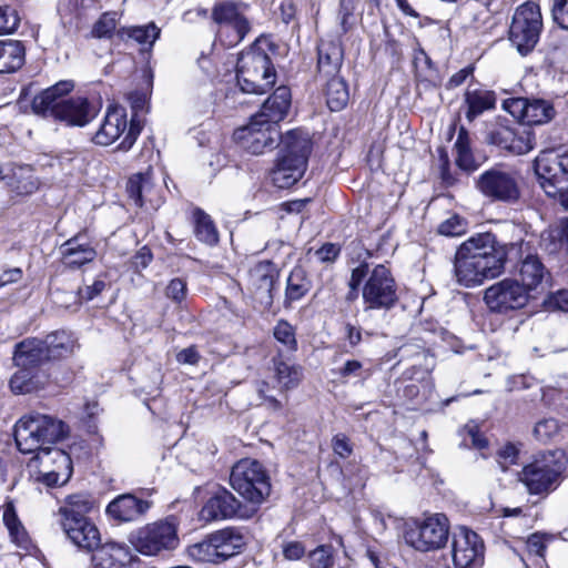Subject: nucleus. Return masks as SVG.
I'll use <instances>...</instances> for the list:
<instances>
[{
    "mask_svg": "<svg viewBox=\"0 0 568 568\" xmlns=\"http://www.w3.org/2000/svg\"><path fill=\"white\" fill-rule=\"evenodd\" d=\"M449 520L437 513L423 519L412 518L405 523L404 539L414 549L427 552L442 549L449 538Z\"/></svg>",
    "mask_w": 568,
    "mask_h": 568,
    "instance_id": "6e6552de",
    "label": "nucleus"
},
{
    "mask_svg": "<svg viewBox=\"0 0 568 568\" xmlns=\"http://www.w3.org/2000/svg\"><path fill=\"white\" fill-rule=\"evenodd\" d=\"M466 226L467 223L463 217L453 215L439 224L438 233L446 236H458L465 233Z\"/></svg>",
    "mask_w": 568,
    "mask_h": 568,
    "instance_id": "4d7b16f0",
    "label": "nucleus"
},
{
    "mask_svg": "<svg viewBox=\"0 0 568 568\" xmlns=\"http://www.w3.org/2000/svg\"><path fill=\"white\" fill-rule=\"evenodd\" d=\"M334 554L335 549L333 545H320L308 552V566L311 568H332L335 562Z\"/></svg>",
    "mask_w": 568,
    "mask_h": 568,
    "instance_id": "603ef678",
    "label": "nucleus"
},
{
    "mask_svg": "<svg viewBox=\"0 0 568 568\" xmlns=\"http://www.w3.org/2000/svg\"><path fill=\"white\" fill-rule=\"evenodd\" d=\"M456 151V165L466 173H473L478 170L480 163H478L470 148L469 132L462 126L458 131L456 142L454 144Z\"/></svg>",
    "mask_w": 568,
    "mask_h": 568,
    "instance_id": "58836bf2",
    "label": "nucleus"
},
{
    "mask_svg": "<svg viewBox=\"0 0 568 568\" xmlns=\"http://www.w3.org/2000/svg\"><path fill=\"white\" fill-rule=\"evenodd\" d=\"M193 219L195 237L210 246L217 244L219 232L211 216L197 207L193 212Z\"/></svg>",
    "mask_w": 568,
    "mask_h": 568,
    "instance_id": "c03bdc74",
    "label": "nucleus"
},
{
    "mask_svg": "<svg viewBox=\"0 0 568 568\" xmlns=\"http://www.w3.org/2000/svg\"><path fill=\"white\" fill-rule=\"evenodd\" d=\"M275 378L284 390L296 388L303 377L302 367L290 365L281 358H273Z\"/></svg>",
    "mask_w": 568,
    "mask_h": 568,
    "instance_id": "a18cd8bd",
    "label": "nucleus"
},
{
    "mask_svg": "<svg viewBox=\"0 0 568 568\" xmlns=\"http://www.w3.org/2000/svg\"><path fill=\"white\" fill-rule=\"evenodd\" d=\"M130 542L142 555L156 556L179 545L178 529L174 523L165 519L139 528L130 536Z\"/></svg>",
    "mask_w": 568,
    "mask_h": 568,
    "instance_id": "ddd939ff",
    "label": "nucleus"
},
{
    "mask_svg": "<svg viewBox=\"0 0 568 568\" xmlns=\"http://www.w3.org/2000/svg\"><path fill=\"white\" fill-rule=\"evenodd\" d=\"M131 99V108L133 110V114L130 120L129 130L123 141L118 145V150L126 152L129 151L133 144L135 143L138 136L140 135L143 124L141 119L139 118V111L143 110L145 104V99L143 95H132Z\"/></svg>",
    "mask_w": 568,
    "mask_h": 568,
    "instance_id": "37998d69",
    "label": "nucleus"
},
{
    "mask_svg": "<svg viewBox=\"0 0 568 568\" xmlns=\"http://www.w3.org/2000/svg\"><path fill=\"white\" fill-rule=\"evenodd\" d=\"M3 523L9 530L12 541L22 549H28L30 538L21 521L19 520L13 506H9L3 511Z\"/></svg>",
    "mask_w": 568,
    "mask_h": 568,
    "instance_id": "09e8293b",
    "label": "nucleus"
},
{
    "mask_svg": "<svg viewBox=\"0 0 568 568\" xmlns=\"http://www.w3.org/2000/svg\"><path fill=\"white\" fill-rule=\"evenodd\" d=\"M475 187L493 202L515 203L520 197V189L514 172L495 165L484 171L476 180Z\"/></svg>",
    "mask_w": 568,
    "mask_h": 568,
    "instance_id": "4468645a",
    "label": "nucleus"
},
{
    "mask_svg": "<svg viewBox=\"0 0 568 568\" xmlns=\"http://www.w3.org/2000/svg\"><path fill=\"white\" fill-rule=\"evenodd\" d=\"M338 375L342 378H349V377L366 378L368 376V375L364 376L363 365L359 361H356V359L346 361L345 364L338 369Z\"/></svg>",
    "mask_w": 568,
    "mask_h": 568,
    "instance_id": "0e129e2a",
    "label": "nucleus"
},
{
    "mask_svg": "<svg viewBox=\"0 0 568 568\" xmlns=\"http://www.w3.org/2000/svg\"><path fill=\"white\" fill-rule=\"evenodd\" d=\"M62 247L64 262L71 267H80L97 256L95 250L89 243L80 242V236L68 240Z\"/></svg>",
    "mask_w": 568,
    "mask_h": 568,
    "instance_id": "72a5a7b5",
    "label": "nucleus"
},
{
    "mask_svg": "<svg viewBox=\"0 0 568 568\" xmlns=\"http://www.w3.org/2000/svg\"><path fill=\"white\" fill-rule=\"evenodd\" d=\"M567 466L568 458L564 450L542 452L523 467L518 479L529 495L546 498L560 486Z\"/></svg>",
    "mask_w": 568,
    "mask_h": 568,
    "instance_id": "20e7f679",
    "label": "nucleus"
},
{
    "mask_svg": "<svg viewBox=\"0 0 568 568\" xmlns=\"http://www.w3.org/2000/svg\"><path fill=\"white\" fill-rule=\"evenodd\" d=\"M355 11L354 0H339L338 17L341 20V28L343 33H346L352 28L349 19L353 17Z\"/></svg>",
    "mask_w": 568,
    "mask_h": 568,
    "instance_id": "e2e57ef3",
    "label": "nucleus"
},
{
    "mask_svg": "<svg viewBox=\"0 0 568 568\" xmlns=\"http://www.w3.org/2000/svg\"><path fill=\"white\" fill-rule=\"evenodd\" d=\"M529 297L527 288L515 278H504L484 292V302L488 310L501 315L521 310L528 304Z\"/></svg>",
    "mask_w": 568,
    "mask_h": 568,
    "instance_id": "2eb2a0df",
    "label": "nucleus"
},
{
    "mask_svg": "<svg viewBox=\"0 0 568 568\" xmlns=\"http://www.w3.org/2000/svg\"><path fill=\"white\" fill-rule=\"evenodd\" d=\"M534 169L547 196L568 211V152L544 150L535 159Z\"/></svg>",
    "mask_w": 568,
    "mask_h": 568,
    "instance_id": "423d86ee",
    "label": "nucleus"
},
{
    "mask_svg": "<svg viewBox=\"0 0 568 568\" xmlns=\"http://www.w3.org/2000/svg\"><path fill=\"white\" fill-rule=\"evenodd\" d=\"M566 430L568 425L559 423L556 418H544L536 423L532 433L537 440L548 444L557 442Z\"/></svg>",
    "mask_w": 568,
    "mask_h": 568,
    "instance_id": "de8ad7c7",
    "label": "nucleus"
},
{
    "mask_svg": "<svg viewBox=\"0 0 568 568\" xmlns=\"http://www.w3.org/2000/svg\"><path fill=\"white\" fill-rule=\"evenodd\" d=\"M106 287V283L102 278H95L92 284L85 285L84 288H79L78 293L81 298L92 301L100 295Z\"/></svg>",
    "mask_w": 568,
    "mask_h": 568,
    "instance_id": "774afa93",
    "label": "nucleus"
},
{
    "mask_svg": "<svg viewBox=\"0 0 568 568\" xmlns=\"http://www.w3.org/2000/svg\"><path fill=\"white\" fill-rule=\"evenodd\" d=\"M274 338L283 346V351L294 353L297 349L296 333L293 325L280 320L273 328Z\"/></svg>",
    "mask_w": 568,
    "mask_h": 568,
    "instance_id": "3c124183",
    "label": "nucleus"
},
{
    "mask_svg": "<svg viewBox=\"0 0 568 568\" xmlns=\"http://www.w3.org/2000/svg\"><path fill=\"white\" fill-rule=\"evenodd\" d=\"M278 276L280 272L271 261H261L250 270L248 281L254 297L264 308H270L273 305Z\"/></svg>",
    "mask_w": 568,
    "mask_h": 568,
    "instance_id": "412c9836",
    "label": "nucleus"
},
{
    "mask_svg": "<svg viewBox=\"0 0 568 568\" xmlns=\"http://www.w3.org/2000/svg\"><path fill=\"white\" fill-rule=\"evenodd\" d=\"M556 111L551 102L544 99H528L525 123L528 125L544 124L555 118Z\"/></svg>",
    "mask_w": 568,
    "mask_h": 568,
    "instance_id": "49530a36",
    "label": "nucleus"
},
{
    "mask_svg": "<svg viewBox=\"0 0 568 568\" xmlns=\"http://www.w3.org/2000/svg\"><path fill=\"white\" fill-rule=\"evenodd\" d=\"M549 237L552 241V248L548 250L555 252L562 250L568 254V216L559 221V226L556 230L550 231Z\"/></svg>",
    "mask_w": 568,
    "mask_h": 568,
    "instance_id": "6e6d98bb",
    "label": "nucleus"
},
{
    "mask_svg": "<svg viewBox=\"0 0 568 568\" xmlns=\"http://www.w3.org/2000/svg\"><path fill=\"white\" fill-rule=\"evenodd\" d=\"M464 102L467 105L465 116L471 122L485 111L495 109L496 94L490 90L468 88L464 95Z\"/></svg>",
    "mask_w": 568,
    "mask_h": 568,
    "instance_id": "2f4dec72",
    "label": "nucleus"
},
{
    "mask_svg": "<svg viewBox=\"0 0 568 568\" xmlns=\"http://www.w3.org/2000/svg\"><path fill=\"white\" fill-rule=\"evenodd\" d=\"M70 478H65L60 475L59 471H55L51 468H43L42 471H40V475L38 477V480L47 485L48 487H55L60 485H64L69 481Z\"/></svg>",
    "mask_w": 568,
    "mask_h": 568,
    "instance_id": "69168bd1",
    "label": "nucleus"
},
{
    "mask_svg": "<svg viewBox=\"0 0 568 568\" xmlns=\"http://www.w3.org/2000/svg\"><path fill=\"white\" fill-rule=\"evenodd\" d=\"M368 275V263L362 262L356 267H354L351 272V277L348 280V292L345 296L346 302H354L359 294V288L362 290L364 280Z\"/></svg>",
    "mask_w": 568,
    "mask_h": 568,
    "instance_id": "864d4df0",
    "label": "nucleus"
},
{
    "mask_svg": "<svg viewBox=\"0 0 568 568\" xmlns=\"http://www.w3.org/2000/svg\"><path fill=\"white\" fill-rule=\"evenodd\" d=\"M14 442L22 454H36V458L48 449L31 414L21 417L14 425Z\"/></svg>",
    "mask_w": 568,
    "mask_h": 568,
    "instance_id": "a878e982",
    "label": "nucleus"
},
{
    "mask_svg": "<svg viewBox=\"0 0 568 568\" xmlns=\"http://www.w3.org/2000/svg\"><path fill=\"white\" fill-rule=\"evenodd\" d=\"M230 485L245 500L261 505L271 493L270 476L256 459H241L231 470Z\"/></svg>",
    "mask_w": 568,
    "mask_h": 568,
    "instance_id": "9d476101",
    "label": "nucleus"
},
{
    "mask_svg": "<svg viewBox=\"0 0 568 568\" xmlns=\"http://www.w3.org/2000/svg\"><path fill=\"white\" fill-rule=\"evenodd\" d=\"M247 544L242 527H225L210 534L206 539L191 547V556L203 562L220 564L242 552Z\"/></svg>",
    "mask_w": 568,
    "mask_h": 568,
    "instance_id": "1a4fd4ad",
    "label": "nucleus"
},
{
    "mask_svg": "<svg viewBox=\"0 0 568 568\" xmlns=\"http://www.w3.org/2000/svg\"><path fill=\"white\" fill-rule=\"evenodd\" d=\"M527 105V98H513L504 101V109L508 111L514 118H518L524 123L526 120Z\"/></svg>",
    "mask_w": 568,
    "mask_h": 568,
    "instance_id": "680f3d73",
    "label": "nucleus"
},
{
    "mask_svg": "<svg viewBox=\"0 0 568 568\" xmlns=\"http://www.w3.org/2000/svg\"><path fill=\"white\" fill-rule=\"evenodd\" d=\"M14 365L19 368L10 379V388L16 394H28L41 385L40 368L50 362L40 338H26L18 343L13 352Z\"/></svg>",
    "mask_w": 568,
    "mask_h": 568,
    "instance_id": "39448f33",
    "label": "nucleus"
},
{
    "mask_svg": "<svg viewBox=\"0 0 568 568\" xmlns=\"http://www.w3.org/2000/svg\"><path fill=\"white\" fill-rule=\"evenodd\" d=\"M325 98L328 109L333 112L342 111L349 101L347 82L339 75L327 77Z\"/></svg>",
    "mask_w": 568,
    "mask_h": 568,
    "instance_id": "e433bc0d",
    "label": "nucleus"
},
{
    "mask_svg": "<svg viewBox=\"0 0 568 568\" xmlns=\"http://www.w3.org/2000/svg\"><path fill=\"white\" fill-rule=\"evenodd\" d=\"M534 140L532 131L527 129L519 131L503 123L491 124L484 133L485 143L514 154L528 153L534 149Z\"/></svg>",
    "mask_w": 568,
    "mask_h": 568,
    "instance_id": "a211bd4d",
    "label": "nucleus"
},
{
    "mask_svg": "<svg viewBox=\"0 0 568 568\" xmlns=\"http://www.w3.org/2000/svg\"><path fill=\"white\" fill-rule=\"evenodd\" d=\"M60 526L72 544L87 551L94 549L101 541L99 529L88 517H75L71 513L60 518Z\"/></svg>",
    "mask_w": 568,
    "mask_h": 568,
    "instance_id": "b1692460",
    "label": "nucleus"
},
{
    "mask_svg": "<svg viewBox=\"0 0 568 568\" xmlns=\"http://www.w3.org/2000/svg\"><path fill=\"white\" fill-rule=\"evenodd\" d=\"M312 287L313 283L307 272L302 266H295L286 280L284 307L290 308L293 303L301 301Z\"/></svg>",
    "mask_w": 568,
    "mask_h": 568,
    "instance_id": "7c9ffc66",
    "label": "nucleus"
},
{
    "mask_svg": "<svg viewBox=\"0 0 568 568\" xmlns=\"http://www.w3.org/2000/svg\"><path fill=\"white\" fill-rule=\"evenodd\" d=\"M26 61V50L21 41L0 40V73H13Z\"/></svg>",
    "mask_w": 568,
    "mask_h": 568,
    "instance_id": "473e14b6",
    "label": "nucleus"
},
{
    "mask_svg": "<svg viewBox=\"0 0 568 568\" xmlns=\"http://www.w3.org/2000/svg\"><path fill=\"white\" fill-rule=\"evenodd\" d=\"M36 459L39 460L42 468H51L59 471L61 476L71 478L73 473V464L70 455L60 448L49 447L43 450Z\"/></svg>",
    "mask_w": 568,
    "mask_h": 568,
    "instance_id": "f704fd0d",
    "label": "nucleus"
},
{
    "mask_svg": "<svg viewBox=\"0 0 568 568\" xmlns=\"http://www.w3.org/2000/svg\"><path fill=\"white\" fill-rule=\"evenodd\" d=\"M31 416L47 446H53L69 436L70 428L63 420L40 413H31Z\"/></svg>",
    "mask_w": 568,
    "mask_h": 568,
    "instance_id": "c756f323",
    "label": "nucleus"
},
{
    "mask_svg": "<svg viewBox=\"0 0 568 568\" xmlns=\"http://www.w3.org/2000/svg\"><path fill=\"white\" fill-rule=\"evenodd\" d=\"M187 293V283L184 278H172L165 287V296L176 304L182 303Z\"/></svg>",
    "mask_w": 568,
    "mask_h": 568,
    "instance_id": "13d9d810",
    "label": "nucleus"
},
{
    "mask_svg": "<svg viewBox=\"0 0 568 568\" xmlns=\"http://www.w3.org/2000/svg\"><path fill=\"white\" fill-rule=\"evenodd\" d=\"M292 93L286 85L277 87L274 92L264 101L261 110L255 113V119L264 120L268 123L278 125L283 121L291 109Z\"/></svg>",
    "mask_w": 568,
    "mask_h": 568,
    "instance_id": "cd10ccee",
    "label": "nucleus"
},
{
    "mask_svg": "<svg viewBox=\"0 0 568 568\" xmlns=\"http://www.w3.org/2000/svg\"><path fill=\"white\" fill-rule=\"evenodd\" d=\"M452 560L455 568H481L485 561L481 537L466 526H458L452 535Z\"/></svg>",
    "mask_w": 568,
    "mask_h": 568,
    "instance_id": "dca6fc26",
    "label": "nucleus"
},
{
    "mask_svg": "<svg viewBox=\"0 0 568 568\" xmlns=\"http://www.w3.org/2000/svg\"><path fill=\"white\" fill-rule=\"evenodd\" d=\"M457 251L494 267L506 270L507 263L521 257L520 244H501L491 232L477 233L463 242Z\"/></svg>",
    "mask_w": 568,
    "mask_h": 568,
    "instance_id": "9b49d317",
    "label": "nucleus"
},
{
    "mask_svg": "<svg viewBox=\"0 0 568 568\" xmlns=\"http://www.w3.org/2000/svg\"><path fill=\"white\" fill-rule=\"evenodd\" d=\"M520 244L521 257L514 258L511 263H507L511 270L518 272L520 284L527 288L528 292L537 288L546 277L549 276L548 270L545 267L540 257L537 254L529 252V246L523 240L515 242Z\"/></svg>",
    "mask_w": 568,
    "mask_h": 568,
    "instance_id": "4be33fe9",
    "label": "nucleus"
},
{
    "mask_svg": "<svg viewBox=\"0 0 568 568\" xmlns=\"http://www.w3.org/2000/svg\"><path fill=\"white\" fill-rule=\"evenodd\" d=\"M551 16L558 27L568 30V0H552Z\"/></svg>",
    "mask_w": 568,
    "mask_h": 568,
    "instance_id": "052dcab7",
    "label": "nucleus"
},
{
    "mask_svg": "<svg viewBox=\"0 0 568 568\" xmlns=\"http://www.w3.org/2000/svg\"><path fill=\"white\" fill-rule=\"evenodd\" d=\"M256 507L244 506L230 490L219 487L203 505L200 517L205 521L250 518Z\"/></svg>",
    "mask_w": 568,
    "mask_h": 568,
    "instance_id": "f3484780",
    "label": "nucleus"
},
{
    "mask_svg": "<svg viewBox=\"0 0 568 568\" xmlns=\"http://www.w3.org/2000/svg\"><path fill=\"white\" fill-rule=\"evenodd\" d=\"M153 189L152 182V172L148 170L146 172L135 173L130 176L126 183V192L129 197L134 202V204L139 207H142L145 203L146 195Z\"/></svg>",
    "mask_w": 568,
    "mask_h": 568,
    "instance_id": "a19ab883",
    "label": "nucleus"
},
{
    "mask_svg": "<svg viewBox=\"0 0 568 568\" xmlns=\"http://www.w3.org/2000/svg\"><path fill=\"white\" fill-rule=\"evenodd\" d=\"M153 260V254L148 246L141 247L132 257L131 264L136 272L146 268Z\"/></svg>",
    "mask_w": 568,
    "mask_h": 568,
    "instance_id": "338daca9",
    "label": "nucleus"
},
{
    "mask_svg": "<svg viewBox=\"0 0 568 568\" xmlns=\"http://www.w3.org/2000/svg\"><path fill=\"white\" fill-rule=\"evenodd\" d=\"M542 27L539 6L530 1L525 2L513 14L508 39L521 55H527L537 45Z\"/></svg>",
    "mask_w": 568,
    "mask_h": 568,
    "instance_id": "f8f14e48",
    "label": "nucleus"
},
{
    "mask_svg": "<svg viewBox=\"0 0 568 568\" xmlns=\"http://www.w3.org/2000/svg\"><path fill=\"white\" fill-rule=\"evenodd\" d=\"M234 140L252 154H262L281 145L278 158L271 171V180L278 189H288L304 175L313 149L307 132L295 129L282 135L278 125L251 116L247 125L234 131Z\"/></svg>",
    "mask_w": 568,
    "mask_h": 568,
    "instance_id": "f257e3e1",
    "label": "nucleus"
},
{
    "mask_svg": "<svg viewBox=\"0 0 568 568\" xmlns=\"http://www.w3.org/2000/svg\"><path fill=\"white\" fill-rule=\"evenodd\" d=\"M413 64L416 69L418 81L426 82L433 87L440 84L442 80L434 62L418 41H416V48L414 49Z\"/></svg>",
    "mask_w": 568,
    "mask_h": 568,
    "instance_id": "4c0bfd02",
    "label": "nucleus"
},
{
    "mask_svg": "<svg viewBox=\"0 0 568 568\" xmlns=\"http://www.w3.org/2000/svg\"><path fill=\"white\" fill-rule=\"evenodd\" d=\"M116 28V14L114 12L103 13L93 24L91 34L93 38H111Z\"/></svg>",
    "mask_w": 568,
    "mask_h": 568,
    "instance_id": "5fc2aeb1",
    "label": "nucleus"
},
{
    "mask_svg": "<svg viewBox=\"0 0 568 568\" xmlns=\"http://www.w3.org/2000/svg\"><path fill=\"white\" fill-rule=\"evenodd\" d=\"M128 126L126 111L120 105H110L99 130L92 138L98 145H110L125 131Z\"/></svg>",
    "mask_w": 568,
    "mask_h": 568,
    "instance_id": "c85d7f7f",
    "label": "nucleus"
},
{
    "mask_svg": "<svg viewBox=\"0 0 568 568\" xmlns=\"http://www.w3.org/2000/svg\"><path fill=\"white\" fill-rule=\"evenodd\" d=\"M93 508V500L88 494H73L68 496L67 505L59 509L60 518H65L71 514L75 517H87Z\"/></svg>",
    "mask_w": 568,
    "mask_h": 568,
    "instance_id": "8fccbe9b",
    "label": "nucleus"
},
{
    "mask_svg": "<svg viewBox=\"0 0 568 568\" xmlns=\"http://www.w3.org/2000/svg\"><path fill=\"white\" fill-rule=\"evenodd\" d=\"M90 552L94 568H134L139 562L129 546L114 541L100 542Z\"/></svg>",
    "mask_w": 568,
    "mask_h": 568,
    "instance_id": "5701e85b",
    "label": "nucleus"
},
{
    "mask_svg": "<svg viewBox=\"0 0 568 568\" xmlns=\"http://www.w3.org/2000/svg\"><path fill=\"white\" fill-rule=\"evenodd\" d=\"M212 20L220 26H230L234 30V34L227 40L223 39V28L217 31L220 41L229 48L239 44L251 31L250 21L239 12L237 6L232 1L216 3L212 8Z\"/></svg>",
    "mask_w": 568,
    "mask_h": 568,
    "instance_id": "aec40b11",
    "label": "nucleus"
},
{
    "mask_svg": "<svg viewBox=\"0 0 568 568\" xmlns=\"http://www.w3.org/2000/svg\"><path fill=\"white\" fill-rule=\"evenodd\" d=\"M73 89V81L62 80L42 90L32 99V112L70 126L87 125L97 116V110L84 97L65 98Z\"/></svg>",
    "mask_w": 568,
    "mask_h": 568,
    "instance_id": "f03ea898",
    "label": "nucleus"
},
{
    "mask_svg": "<svg viewBox=\"0 0 568 568\" xmlns=\"http://www.w3.org/2000/svg\"><path fill=\"white\" fill-rule=\"evenodd\" d=\"M344 61V48L339 39H321L317 44L316 69L320 75H338Z\"/></svg>",
    "mask_w": 568,
    "mask_h": 568,
    "instance_id": "bb28decb",
    "label": "nucleus"
},
{
    "mask_svg": "<svg viewBox=\"0 0 568 568\" xmlns=\"http://www.w3.org/2000/svg\"><path fill=\"white\" fill-rule=\"evenodd\" d=\"M152 501L133 494H122L106 506V514L116 521L129 523L142 518L151 508Z\"/></svg>",
    "mask_w": 568,
    "mask_h": 568,
    "instance_id": "393cba45",
    "label": "nucleus"
},
{
    "mask_svg": "<svg viewBox=\"0 0 568 568\" xmlns=\"http://www.w3.org/2000/svg\"><path fill=\"white\" fill-rule=\"evenodd\" d=\"M267 50L274 53L276 45L267 37H260L239 57L236 81L243 93L262 95L275 85L277 74Z\"/></svg>",
    "mask_w": 568,
    "mask_h": 568,
    "instance_id": "7ed1b4c3",
    "label": "nucleus"
},
{
    "mask_svg": "<svg viewBox=\"0 0 568 568\" xmlns=\"http://www.w3.org/2000/svg\"><path fill=\"white\" fill-rule=\"evenodd\" d=\"M8 185L18 195L32 194L39 187L38 180L33 175V170L29 165H20L13 169Z\"/></svg>",
    "mask_w": 568,
    "mask_h": 568,
    "instance_id": "79ce46f5",
    "label": "nucleus"
},
{
    "mask_svg": "<svg viewBox=\"0 0 568 568\" xmlns=\"http://www.w3.org/2000/svg\"><path fill=\"white\" fill-rule=\"evenodd\" d=\"M20 19L10 7H0V33H12L18 29Z\"/></svg>",
    "mask_w": 568,
    "mask_h": 568,
    "instance_id": "bf43d9fd",
    "label": "nucleus"
},
{
    "mask_svg": "<svg viewBox=\"0 0 568 568\" xmlns=\"http://www.w3.org/2000/svg\"><path fill=\"white\" fill-rule=\"evenodd\" d=\"M161 33L160 28H158L153 22L145 26H134L129 28H121L118 30L116 36L121 40L131 39L136 43L148 47L151 49L159 39Z\"/></svg>",
    "mask_w": 568,
    "mask_h": 568,
    "instance_id": "ea45409f",
    "label": "nucleus"
},
{
    "mask_svg": "<svg viewBox=\"0 0 568 568\" xmlns=\"http://www.w3.org/2000/svg\"><path fill=\"white\" fill-rule=\"evenodd\" d=\"M49 361H55L69 356L73 352L74 343L71 336L64 332H54L40 339Z\"/></svg>",
    "mask_w": 568,
    "mask_h": 568,
    "instance_id": "c9c22d12",
    "label": "nucleus"
},
{
    "mask_svg": "<svg viewBox=\"0 0 568 568\" xmlns=\"http://www.w3.org/2000/svg\"><path fill=\"white\" fill-rule=\"evenodd\" d=\"M362 300L366 313L388 312L398 304V285L389 267L385 264H377L372 270L368 267V275L362 287Z\"/></svg>",
    "mask_w": 568,
    "mask_h": 568,
    "instance_id": "0eeeda50",
    "label": "nucleus"
},
{
    "mask_svg": "<svg viewBox=\"0 0 568 568\" xmlns=\"http://www.w3.org/2000/svg\"><path fill=\"white\" fill-rule=\"evenodd\" d=\"M453 264L456 283L467 288L481 285L486 280L498 277L505 271L474 260L459 251H456Z\"/></svg>",
    "mask_w": 568,
    "mask_h": 568,
    "instance_id": "6ab92c4d",
    "label": "nucleus"
}]
</instances>
